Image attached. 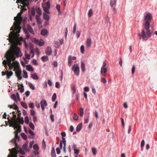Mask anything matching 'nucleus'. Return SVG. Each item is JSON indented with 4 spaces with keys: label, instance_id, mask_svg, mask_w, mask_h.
Segmentation results:
<instances>
[{
    "label": "nucleus",
    "instance_id": "obj_46",
    "mask_svg": "<svg viewBox=\"0 0 157 157\" xmlns=\"http://www.w3.org/2000/svg\"><path fill=\"white\" fill-rule=\"evenodd\" d=\"M56 93H54L52 96V100L53 101H54L56 100Z\"/></svg>",
    "mask_w": 157,
    "mask_h": 157
},
{
    "label": "nucleus",
    "instance_id": "obj_9",
    "mask_svg": "<svg viewBox=\"0 0 157 157\" xmlns=\"http://www.w3.org/2000/svg\"><path fill=\"white\" fill-rule=\"evenodd\" d=\"M141 34L140 33H138V35L140 37V39L141 40L142 39V37L143 38V39L145 40H147L148 38L147 37V35L145 34V32L144 29H142L141 32Z\"/></svg>",
    "mask_w": 157,
    "mask_h": 157
},
{
    "label": "nucleus",
    "instance_id": "obj_56",
    "mask_svg": "<svg viewBox=\"0 0 157 157\" xmlns=\"http://www.w3.org/2000/svg\"><path fill=\"white\" fill-rule=\"evenodd\" d=\"M30 113L32 116H35L34 115L35 114V112L34 110L31 109L30 110Z\"/></svg>",
    "mask_w": 157,
    "mask_h": 157
},
{
    "label": "nucleus",
    "instance_id": "obj_24",
    "mask_svg": "<svg viewBox=\"0 0 157 157\" xmlns=\"http://www.w3.org/2000/svg\"><path fill=\"white\" fill-rule=\"evenodd\" d=\"M23 149L26 151H28L29 149L28 148V143H25L23 146Z\"/></svg>",
    "mask_w": 157,
    "mask_h": 157
},
{
    "label": "nucleus",
    "instance_id": "obj_18",
    "mask_svg": "<svg viewBox=\"0 0 157 157\" xmlns=\"http://www.w3.org/2000/svg\"><path fill=\"white\" fill-rule=\"evenodd\" d=\"M36 21L38 24L40 25L42 24V21L40 17V16H38L37 15H36Z\"/></svg>",
    "mask_w": 157,
    "mask_h": 157
},
{
    "label": "nucleus",
    "instance_id": "obj_2",
    "mask_svg": "<svg viewBox=\"0 0 157 157\" xmlns=\"http://www.w3.org/2000/svg\"><path fill=\"white\" fill-rule=\"evenodd\" d=\"M13 54H15L17 58L19 57H21L22 56V53L19 48L17 47H12L8 50L6 53L5 55V57L6 60H4L2 62L3 64L4 65L6 64L8 65V58L10 56H12Z\"/></svg>",
    "mask_w": 157,
    "mask_h": 157
},
{
    "label": "nucleus",
    "instance_id": "obj_51",
    "mask_svg": "<svg viewBox=\"0 0 157 157\" xmlns=\"http://www.w3.org/2000/svg\"><path fill=\"white\" fill-rule=\"evenodd\" d=\"M76 30V24H74L73 27V33L75 34Z\"/></svg>",
    "mask_w": 157,
    "mask_h": 157
},
{
    "label": "nucleus",
    "instance_id": "obj_4",
    "mask_svg": "<svg viewBox=\"0 0 157 157\" xmlns=\"http://www.w3.org/2000/svg\"><path fill=\"white\" fill-rule=\"evenodd\" d=\"M16 57L15 54H13L12 56H9L8 58V66L10 70L15 71L16 69L20 67V65L18 62L15 61Z\"/></svg>",
    "mask_w": 157,
    "mask_h": 157
},
{
    "label": "nucleus",
    "instance_id": "obj_23",
    "mask_svg": "<svg viewBox=\"0 0 157 157\" xmlns=\"http://www.w3.org/2000/svg\"><path fill=\"white\" fill-rule=\"evenodd\" d=\"M27 70L28 71H34L33 67L30 65H28L26 66Z\"/></svg>",
    "mask_w": 157,
    "mask_h": 157
},
{
    "label": "nucleus",
    "instance_id": "obj_19",
    "mask_svg": "<svg viewBox=\"0 0 157 157\" xmlns=\"http://www.w3.org/2000/svg\"><path fill=\"white\" fill-rule=\"evenodd\" d=\"M15 71V73L17 76L21 75V70L20 69V67H18V69H16V70Z\"/></svg>",
    "mask_w": 157,
    "mask_h": 157
},
{
    "label": "nucleus",
    "instance_id": "obj_45",
    "mask_svg": "<svg viewBox=\"0 0 157 157\" xmlns=\"http://www.w3.org/2000/svg\"><path fill=\"white\" fill-rule=\"evenodd\" d=\"M18 152L20 153L22 155H24L25 154V151L21 148H20L19 150H17Z\"/></svg>",
    "mask_w": 157,
    "mask_h": 157
},
{
    "label": "nucleus",
    "instance_id": "obj_37",
    "mask_svg": "<svg viewBox=\"0 0 157 157\" xmlns=\"http://www.w3.org/2000/svg\"><path fill=\"white\" fill-rule=\"evenodd\" d=\"M49 9H48L47 8H46L45 7H43V10L45 12V13H47L48 14H49Z\"/></svg>",
    "mask_w": 157,
    "mask_h": 157
},
{
    "label": "nucleus",
    "instance_id": "obj_52",
    "mask_svg": "<svg viewBox=\"0 0 157 157\" xmlns=\"http://www.w3.org/2000/svg\"><path fill=\"white\" fill-rule=\"evenodd\" d=\"M11 142L13 144H14L16 146L17 144L16 142V140L15 138H13L11 140Z\"/></svg>",
    "mask_w": 157,
    "mask_h": 157
},
{
    "label": "nucleus",
    "instance_id": "obj_12",
    "mask_svg": "<svg viewBox=\"0 0 157 157\" xmlns=\"http://www.w3.org/2000/svg\"><path fill=\"white\" fill-rule=\"evenodd\" d=\"M52 50L51 48L49 46H48L46 48L45 52L46 54L48 56L52 54Z\"/></svg>",
    "mask_w": 157,
    "mask_h": 157
},
{
    "label": "nucleus",
    "instance_id": "obj_17",
    "mask_svg": "<svg viewBox=\"0 0 157 157\" xmlns=\"http://www.w3.org/2000/svg\"><path fill=\"white\" fill-rule=\"evenodd\" d=\"M6 72L7 78L8 79L10 78V76L13 75V73L11 71H9L8 70L6 71Z\"/></svg>",
    "mask_w": 157,
    "mask_h": 157
},
{
    "label": "nucleus",
    "instance_id": "obj_5",
    "mask_svg": "<svg viewBox=\"0 0 157 157\" xmlns=\"http://www.w3.org/2000/svg\"><path fill=\"white\" fill-rule=\"evenodd\" d=\"M152 19V14L150 13H148L144 16V23L143 26L145 29H149L150 25V22Z\"/></svg>",
    "mask_w": 157,
    "mask_h": 157
},
{
    "label": "nucleus",
    "instance_id": "obj_42",
    "mask_svg": "<svg viewBox=\"0 0 157 157\" xmlns=\"http://www.w3.org/2000/svg\"><path fill=\"white\" fill-rule=\"evenodd\" d=\"M21 136L24 140H26L27 139V136L25 135V134L24 133H21Z\"/></svg>",
    "mask_w": 157,
    "mask_h": 157
},
{
    "label": "nucleus",
    "instance_id": "obj_28",
    "mask_svg": "<svg viewBox=\"0 0 157 157\" xmlns=\"http://www.w3.org/2000/svg\"><path fill=\"white\" fill-rule=\"evenodd\" d=\"M82 124H79L78 126H77L76 127V131L77 132H79L81 130V129L82 128Z\"/></svg>",
    "mask_w": 157,
    "mask_h": 157
},
{
    "label": "nucleus",
    "instance_id": "obj_60",
    "mask_svg": "<svg viewBox=\"0 0 157 157\" xmlns=\"http://www.w3.org/2000/svg\"><path fill=\"white\" fill-rule=\"evenodd\" d=\"M101 81L103 83H105L107 82V81L105 78H101Z\"/></svg>",
    "mask_w": 157,
    "mask_h": 157
},
{
    "label": "nucleus",
    "instance_id": "obj_47",
    "mask_svg": "<svg viewBox=\"0 0 157 157\" xmlns=\"http://www.w3.org/2000/svg\"><path fill=\"white\" fill-rule=\"evenodd\" d=\"M56 8L60 13H61V12L60 11V6L59 5H57L56 6Z\"/></svg>",
    "mask_w": 157,
    "mask_h": 157
},
{
    "label": "nucleus",
    "instance_id": "obj_50",
    "mask_svg": "<svg viewBox=\"0 0 157 157\" xmlns=\"http://www.w3.org/2000/svg\"><path fill=\"white\" fill-rule=\"evenodd\" d=\"M29 126L33 130L34 129V124L30 122L29 124Z\"/></svg>",
    "mask_w": 157,
    "mask_h": 157
},
{
    "label": "nucleus",
    "instance_id": "obj_25",
    "mask_svg": "<svg viewBox=\"0 0 157 157\" xmlns=\"http://www.w3.org/2000/svg\"><path fill=\"white\" fill-rule=\"evenodd\" d=\"M43 16L44 18L46 20H49L50 19L49 16L47 15L46 13H43Z\"/></svg>",
    "mask_w": 157,
    "mask_h": 157
},
{
    "label": "nucleus",
    "instance_id": "obj_16",
    "mask_svg": "<svg viewBox=\"0 0 157 157\" xmlns=\"http://www.w3.org/2000/svg\"><path fill=\"white\" fill-rule=\"evenodd\" d=\"M35 42L36 44H38L40 46H43L44 44V42L43 40H41L40 41L36 39H35Z\"/></svg>",
    "mask_w": 157,
    "mask_h": 157
},
{
    "label": "nucleus",
    "instance_id": "obj_1",
    "mask_svg": "<svg viewBox=\"0 0 157 157\" xmlns=\"http://www.w3.org/2000/svg\"><path fill=\"white\" fill-rule=\"evenodd\" d=\"M21 2V4L23 5V6H21V10L20 12L19 13L16 17L14 18V20L16 21L14 23L13 26H12L10 29V30H13L15 29V30L17 33H20L21 29L20 26L21 22L23 20V18L21 17V14L24 10H26L27 9L26 6L28 7L29 6V3L28 0H19Z\"/></svg>",
    "mask_w": 157,
    "mask_h": 157
},
{
    "label": "nucleus",
    "instance_id": "obj_38",
    "mask_svg": "<svg viewBox=\"0 0 157 157\" xmlns=\"http://www.w3.org/2000/svg\"><path fill=\"white\" fill-rule=\"evenodd\" d=\"M79 115L81 117H82L83 114V109L80 108L79 109Z\"/></svg>",
    "mask_w": 157,
    "mask_h": 157
},
{
    "label": "nucleus",
    "instance_id": "obj_64",
    "mask_svg": "<svg viewBox=\"0 0 157 157\" xmlns=\"http://www.w3.org/2000/svg\"><path fill=\"white\" fill-rule=\"evenodd\" d=\"M25 56L26 59H30V55L29 54H25Z\"/></svg>",
    "mask_w": 157,
    "mask_h": 157
},
{
    "label": "nucleus",
    "instance_id": "obj_8",
    "mask_svg": "<svg viewBox=\"0 0 157 157\" xmlns=\"http://www.w3.org/2000/svg\"><path fill=\"white\" fill-rule=\"evenodd\" d=\"M13 152H11V154L9 155L7 157H17V154L18 153V151L15 148H13L11 149Z\"/></svg>",
    "mask_w": 157,
    "mask_h": 157
},
{
    "label": "nucleus",
    "instance_id": "obj_57",
    "mask_svg": "<svg viewBox=\"0 0 157 157\" xmlns=\"http://www.w3.org/2000/svg\"><path fill=\"white\" fill-rule=\"evenodd\" d=\"M55 46L56 48H59V42L58 41L56 42L55 44Z\"/></svg>",
    "mask_w": 157,
    "mask_h": 157
},
{
    "label": "nucleus",
    "instance_id": "obj_3",
    "mask_svg": "<svg viewBox=\"0 0 157 157\" xmlns=\"http://www.w3.org/2000/svg\"><path fill=\"white\" fill-rule=\"evenodd\" d=\"M13 30L12 31L10 32L9 34V41L10 43H14L16 46L21 45V42L24 41V40L22 36L19 37L20 35L18 34L19 33H17L15 30V29Z\"/></svg>",
    "mask_w": 157,
    "mask_h": 157
},
{
    "label": "nucleus",
    "instance_id": "obj_62",
    "mask_svg": "<svg viewBox=\"0 0 157 157\" xmlns=\"http://www.w3.org/2000/svg\"><path fill=\"white\" fill-rule=\"evenodd\" d=\"M11 97L12 99L14 100H16V97L15 94H13L11 95Z\"/></svg>",
    "mask_w": 157,
    "mask_h": 157
},
{
    "label": "nucleus",
    "instance_id": "obj_43",
    "mask_svg": "<svg viewBox=\"0 0 157 157\" xmlns=\"http://www.w3.org/2000/svg\"><path fill=\"white\" fill-rule=\"evenodd\" d=\"M92 151L93 154L94 155H96L97 154V151L96 149L94 147L92 148Z\"/></svg>",
    "mask_w": 157,
    "mask_h": 157
},
{
    "label": "nucleus",
    "instance_id": "obj_35",
    "mask_svg": "<svg viewBox=\"0 0 157 157\" xmlns=\"http://www.w3.org/2000/svg\"><path fill=\"white\" fill-rule=\"evenodd\" d=\"M21 105L25 109H27L28 106L26 103L23 102H21Z\"/></svg>",
    "mask_w": 157,
    "mask_h": 157
},
{
    "label": "nucleus",
    "instance_id": "obj_34",
    "mask_svg": "<svg viewBox=\"0 0 157 157\" xmlns=\"http://www.w3.org/2000/svg\"><path fill=\"white\" fill-rule=\"evenodd\" d=\"M35 15V10L33 8H32L31 10V12L30 14V15H32L33 16H34Z\"/></svg>",
    "mask_w": 157,
    "mask_h": 157
},
{
    "label": "nucleus",
    "instance_id": "obj_54",
    "mask_svg": "<svg viewBox=\"0 0 157 157\" xmlns=\"http://www.w3.org/2000/svg\"><path fill=\"white\" fill-rule=\"evenodd\" d=\"M50 3L49 1H48L47 2L46 4V6H45V7L47 8L48 9H49L50 8Z\"/></svg>",
    "mask_w": 157,
    "mask_h": 157
},
{
    "label": "nucleus",
    "instance_id": "obj_30",
    "mask_svg": "<svg viewBox=\"0 0 157 157\" xmlns=\"http://www.w3.org/2000/svg\"><path fill=\"white\" fill-rule=\"evenodd\" d=\"M36 12L38 16H40L42 14V11L40 7H38L36 9Z\"/></svg>",
    "mask_w": 157,
    "mask_h": 157
},
{
    "label": "nucleus",
    "instance_id": "obj_13",
    "mask_svg": "<svg viewBox=\"0 0 157 157\" xmlns=\"http://www.w3.org/2000/svg\"><path fill=\"white\" fill-rule=\"evenodd\" d=\"M48 31L45 29H44L42 30L41 32V34L43 36H47L48 34Z\"/></svg>",
    "mask_w": 157,
    "mask_h": 157
},
{
    "label": "nucleus",
    "instance_id": "obj_32",
    "mask_svg": "<svg viewBox=\"0 0 157 157\" xmlns=\"http://www.w3.org/2000/svg\"><path fill=\"white\" fill-rule=\"evenodd\" d=\"M19 120L18 122L20 124H23L24 122L23 118V117L18 118Z\"/></svg>",
    "mask_w": 157,
    "mask_h": 157
},
{
    "label": "nucleus",
    "instance_id": "obj_26",
    "mask_svg": "<svg viewBox=\"0 0 157 157\" xmlns=\"http://www.w3.org/2000/svg\"><path fill=\"white\" fill-rule=\"evenodd\" d=\"M51 154L52 157H56L55 150L54 147H52V148Z\"/></svg>",
    "mask_w": 157,
    "mask_h": 157
},
{
    "label": "nucleus",
    "instance_id": "obj_49",
    "mask_svg": "<svg viewBox=\"0 0 157 157\" xmlns=\"http://www.w3.org/2000/svg\"><path fill=\"white\" fill-rule=\"evenodd\" d=\"M33 147L34 150L36 151H38L39 149L38 145L36 144L34 145Z\"/></svg>",
    "mask_w": 157,
    "mask_h": 157
},
{
    "label": "nucleus",
    "instance_id": "obj_11",
    "mask_svg": "<svg viewBox=\"0 0 157 157\" xmlns=\"http://www.w3.org/2000/svg\"><path fill=\"white\" fill-rule=\"evenodd\" d=\"M92 43V40L89 37L88 38L86 39V47L87 48H89L91 45Z\"/></svg>",
    "mask_w": 157,
    "mask_h": 157
},
{
    "label": "nucleus",
    "instance_id": "obj_14",
    "mask_svg": "<svg viewBox=\"0 0 157 157\" xmlns=\"http://www.w3.org/2000/svg\"><path fill=\"white\" fill-rule=\"evenodd\" d=\"M107 71L106 67H101V73L102 76H105V74Z\"/></svg>",
    "mask_w": 157,
    "mask_h": 157
},
{
    "label": "nucleus",
    "instance_id": "obj_55",
    "mask_svg": "<svg viewBox=\"0 0 157 157\" xmlns=\"http://www.w3.org/2000/svg\"><path fill=\"white\" fill-rule=\"evenodd\" d=\"M42 146L43 148L44 149L46 148V144L44 140H43Z\"/></svg>",
    "mask_w": 157,
    "mask_h": 157
},
{
    "label": "nucleus",
    "instance_id": "obj_21",
    "mask_svg": "<svg viewBox=\"0 0 157 157\" xmlns=\"http://www.w3.org/2000/svg\"><path fill=\"white\" fill-rule=\"evenodd\" d=\"M72 56H69L68 58V63L69 66H71L73 61L72 60Z\"/></svg>",
    "mask_w": 157,
    "mask_h": 157
},
{
    "label": "nucleus",
    "instance_id": "obj_29",
    "mask_svg": "<svg viewBox=\"0 0 157 157\" xmlns=\"http://www.w3.org/2000/svg\"><path fill=\"white\" fill-rule=\"evenodd\" d=\"M31 77L35 80H38L39 78L37 74L36 73L33 74L31 75Z\"/></svg>",
    "mask_w": 157,
    "mask_h": 157
},
{
    "label": "nucleus",
    "instance_id": "obj_10",
    "mask_svg": "<svg viewBox=\"0 0 157 157\" xmlns=\"http://www.w3.org/2000/svg\"><path fill=\"white\" fill-rule=\"evenodd\" d=\"M40 105L41 108L43 110H44L45 109V106H46L47 105V104L46 101L45 99H42L40 101Z\"/></svg>",
    "mask_w": 157,
    "mask_h": 157
},
{
    "label": "nucleus",
    "instance_id": "obj_31",
    "mask_svg": "<svg viewBox=\"0 0 157 157\" xmlns=\"http://www.w3.org/2000/svg\"><path fill=\"white\" fill-rule=\"evenodd\" d=\"M150 29V27H149V29H146L147 30V31L146 32L147 36H148V37H150L151 36V32L150 30H149Z\"/></svg>",
    "mask_w": 157,
    "mask_h": 157
},
{
    "label": "nucleus",
    "instance_id": "obj_22",
    "mask_svg": "<svg viewBox=\"0 0 157 157\" xmlns=\"http://www.w3.org/2000/svg\"><path fill=\"white\" fill-rule=\"evenodd\" d=\"M81 68L82 71L84 72L85 71V64L83 61H82L81 63Z\"/></svg>",
    "mask_w": 157,
    "mask_h": 157
},
{
    "label": "nucleus",
    "instance_id": "obj_7",
    "mask_svg": "<svg viewBox=\"0 0 157 157\" xmlns=\"http://www.w3.org/2000/svg\"><path fill=\"white\" fill-rule=\"evenodd\" d=\"M16 117L17 116L16 114H14L13 115L12 119L11 120H10L9 118H8V120L10 121V125H17V123H18V122L17 120L16 119Z\"/></svg>",
    "mask_w": 157,
    "mask_h": 157
},
{
    "label": "nucleus",
    "instance_id": "obj_58",
    "mask_svg": "<svg viewBox=\"0 0 157 157\" xmlns=\"http://www.w3.org/2000/svg\"><path fill=\"white\" fill-rule=\"evenodd\" d=\"M74 153L77 155H78L80 152V150L78 149H74Z\"/></svg>",
    "mask_w": 157,
    "mask_h": 157
},
{
    "label": "nucleus",
    "instance_id": "obj_33",
    "mask_svg": "<svg viewBox=\"0 0 157 157\" xmlns=\"http://www.w3.org/2000/svg\"><path fill=\"white\" fill-rule=\"evenodd\" d=\"M41 60L43 62H46L47 61L48 59V57L47 56H42L41 57Z\"/></svg>",
    "mask_w": 157,
    "mask_h": 157
},
{
    "label": "nucleus",
    "instance_id": "obj_40",
    "mask_svg": "<svg viewBox=\"0 0 157 157\" xmlns=\"http://www.w3.org/2000/svg\"><path fill=\"white\" fill-rule=\"evenodd\" d=\"M21 87H18V90H20V91L21 93H22L24 91V86L22 85H21Z\"/></svg>",
    "mask_w": 157,
    "mask_h": 157
},
{
    "label": "nucleus",
    "instance_id": "obj_20",
    "mask_svg": "<svg viewBox=\"0 0 157 157\" xmlns=\"http://www.w3.org/2000/svg\"><path fill=\"white\" fill-rule=\"evenodd\" d=\"M27 29L29 31L33 34H35V32L33 31V28L29 25H27Z\"/></svg>",
    "mask_w": 157,
    "mask_h": 157
},
{
    "label": "nucleus",
    "instance_id": "obj_15",
    "mask_svg": "<svg viewBox=\"0 0 157 157\" xmlns=\"http://www.w3.org/2000/svg\"><path fill=\"white\" fill-rule=\"evenodd\" d=\"M17 125H10V126H12L13 127L14 129H15L16 128H17V130H18V131H19V130H21V126L19 125L18 123H17Z\"/></svg>",
    "mask_w": 157,
    "mask_h": 157
},
{
    "label": "nucleus",
    "instance_id": "obj_36",
    "mask_svg": "<svg viewBox=\"0 0 157 157\" xmlns=\"http://www.w3.org/2000/svg\"><path fill=\"white\" fill-rule=\"evenodd\" d=\"M28 85L29 86L30 88L34 90L35 89V87L34 85L30 82H29L28 83Z\"/></svg>",
    "mask_w": 157,
    "mask_h": 157
},
{
    "label": "nucleus",
    "instance_id": "obj_44",
    "mask_svg": "<svg viewBox=\"0 0 157 157\" xmlns=\"http://www.w3.org/2000/svg\"><path fill=\"white\" fill-rule=\"evenodd\" d=\"M24 76L23 77L25 78H27L28 77V75L27 72L25 70L23 71Z\"/></svg>",
    "mask_w": 157,
    "mask_h": 157
},
{
    "label": "nucleus",
    "instance_id": "obj_48",
    "mask_svg": "<svg viewBox=\"0 0 157 157\" xmlns=\"http://www.w3.org/2000/svg\"><path fill=\"white\" fill-rule=\"evenodd\" d=\"M73 119L75 121H77L78 119V117L75 113H74L73 117Z\"/></svg>",
    "mask_w": 157,
    "mask_h": 157
},
{
    "label": "nucleus",
    "instance_id": "obj_27",
    "mask_svg": "<svg viewBox=\"0 0 157 157\" xmlns=\"http://www.w3.org/2000/svg\"><path fill=\"white\" fill-rule=\"evenodd\" d=\"M116 0H110V6L113 7V6L116 5Z\"/></svg>",
    "mask_w": 157,
    "mask_h": 157
},
{
    "label": "nucleus",
    "instance_id": "obj_39",
    "mask_svg": "<svg viewBox=\"0 0 157 157\" xmlns=\"http://www.w3.org/2000/svg\"><path fill=\"white\" fill-rule=\"evenodd\" d=\"M93 10L92 9H90L88 11V16L89 17H90L93 14Z\"/></svg>",
    "mask_w": 157,
    "mask_h": 157
},
{
    "label": "nucleus",
    "instance_id": "obj_53",
    "mask_svg": "<svg viewBox=\"0 0 157 157\" xmlns=\"http://www.w3.org/2000/svg\"><path fill=\"white\" fill-rule=\"evenodd\" d=\"M81 52L82 53H83L84 51V47L83 45H82L80 47Z\"/></svg>",
    "mask_w": 157,
    "mask_h": 157
},
{
    "label": "nucleus",
    "instance_id": "obj_61",
    "mask_svg": "<svg viewBox=\"0 0 157 157\" xmlns=\"http://www.w3.org/2000/svg\"><path fill=\"white\" fill-rule=\"evenodd\" d=\"M135 66L134 65H133L132 67V74H133L135 73Z\"/></svg>",
    "mask_w": 157,
    "mask_h": 157
},
{
    "label": "nucleus",
    "instance_id": "obj_59",
    "mask_svg": "<svg viewBox=\"0 0 157 157\" xmlns=\"http://www.w3.org/2000/svg\"><path fill=\"white\" fill-rule=\"evenodd\" d=\"M13 109L15 110H18L19 109L18 107V106L16 104L14 103L13 104Z\"/></svg>",
    "mask_w": 157,
    "mask_h": 157
},
{
    "label": "nucleus",
    "instance_id": "obj_6",
    "mask_svg": "<svg viewBox=\"0 0 157 157\" xmlns=\"http://www.w3.org/2000/svg\"><path fill=\"white\" fill-rule=\"evenodd\" d=\"M72 70L74 71L75 75L78 76L79 74V68L78 65L77 64L74 65L72 68Z\"/></svg>",
    "mask_w": 157,
    "mask_h": 157
},
{
    "label": "nucleus",
    "instance_id": "obj_41",
    "mask_svg": "<svg viewBox=\"0 0 157 157\" xmlns=\"http://www.w3.org/2000/svg\"><path fill=\"white\" fill-rule=\"evenodd\" d=\"M25 123L27 124H28L29 123V117L27 116H26L25 118Z\"/></svg>",
    "mask_w": 157,
    "mask_h": 157
},
{
    "label": "nucleus",
    "instance_id": "obj_63",
    "mask_svg": "<svg viewBox=\"0 0 157 157\" xmlns=\"http://www.w3.org/2000/svg\"><path fill=\"white\" fill-rule=\"evenodd\" d=\"M55 86L56 88H59L60 87L59 83L58 82H56Z\"/></svg>",
    "mask_w": 157,
    "mask_h": 157
}]
</instances>
